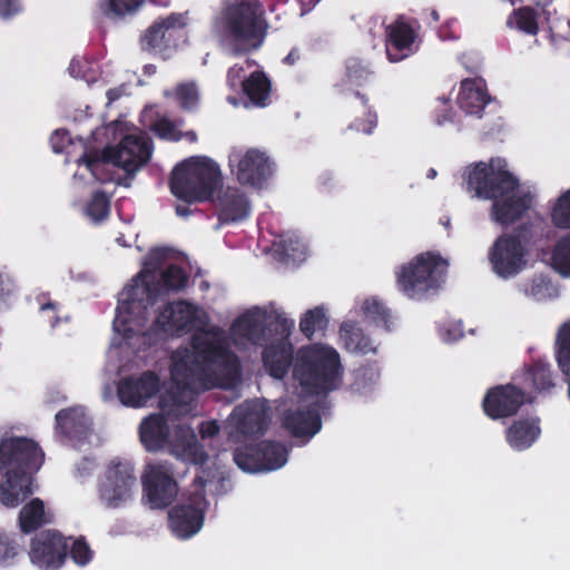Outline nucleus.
Here are the masks:
<instances>
[{"label":"nucleus","instance_id":"f257e3e1","mask_svg":"<svg viewBox=\"0 0 570 570\" xmlns=\"http://www.w3.org/2000/svg\"><path fill=\"white\" fill-rule=\"evenodd\" d=\"M128 283L118 295L112 321L114 336L107 351V362L119 372L139 367L144 363L140 353L148 350L161 336L195 332L191 347L176 350L170 358V376L174 384L184 387H223L236 384L240 375L238 357L225 346L224 332L208 330L207 312L186 301L173 302L150 317L155 302L149 283Z\"/></svg>","mask_w":570,"mask_h":570},{"label":"nucleus","instance_id":"f03ea898","mask_svg":"<svg viewBox=\"0 0 570 570\" xmlns=\"http://www.w3.org/2000/svg\"><path fill=\"white\" fill-rule=\"evenodd\" d=\"M462 187L470 197L492 200L490 218L509 226L531 210L539 196V188L522 181L501 157L471 163L461 174Z\"/></svg>","mask_w":570,"mask_h":570},{"label":"nucleus","instance_id":"7ed1b4c3","mask_svg":"<svg viewBox=\"0 0 570 570\" xmlns=\"http://www.w3.org/2000/svg\"><path fill=\"white\" fill-rule=\"evenodd\" d=\"M117 140L115 145L104 148L100 155H86L77 163L73 175V187L92 186L104 181L101 171L105 165L111 164L128 174L139 170L150 158L151 148L148 139L136 127L126 120H116L94 132Z\"/></svg>","mask_w":570,"mask_h":570},{"label":"nucleus","instance_id":"20e7f679","mask_svg":"<svg viewBox=\"0 0 570 570\" xmlns=\"http://www.w3.org/2000/svg\"><path fill=\"white\" fill-rule=\"evenodd\" d=\"M178 394L173 395L171 404L165 399L160 406L166 412L168 419L161 414H154L146 417L139 428L140 440L148 451H157L165 445L176 459L195 465H204L208 455L199 445L191 428L178 424L173 433L169 431V416H185L193 411L194 392L202 387H184L175 384Z\"/></svg>","mask_w":570,"mask_h":570},{"label":"nucleus","instance_id":"39448f33","mask_svg":"<svg viewBox=\"0 0 570 570\" xmlns=\"http://www.w3.org/2000/svg\"><path fill=\"white\" fill-rule=\"evenodd\" d=\"M293 379L307 394L336 390L343 382L338 352L328 344L314 343L301 347L293 361Z\"/></svg>","mask_w":570,"mask_h":570},{"label":"nucleus","instance_id":"423d86ee","mask_svg":"<svg viewBox=\"0 0 570 570\" xmlns=\"http://www.w3.org/2000/svg\"><path fill=\"white\" fill-rule=\"evenodd\" d=\"M449 267V258L441 253L422 252L399 267L397 288L410 299H423L444 286Z\"/></svg>","mask_w":570,"mask_h":570},{"label":"nucleus","instance_id":"0eeeda50","mask_svg":"<svg viewBox=\"0 0 570 570\" xmlns=\"http://www.w3.org/2000/svg\"><path fill=\"white\" fill-rule=\"evenodd\" d=\"M266 23L256 2L229 6L213 22V31L222 39H232L242 49L257 48L263 42Z\"/></svg>","mask_w":570,"mask_h":570},{"label":"nucleus","instance_id":"6e6552de","mask_svg":"<svg viewBox=\"0 0 570 570\" xmlns=\"http://www.w3.org/2000/svg\"><path fill=\"white\" fill-rule=\"evenodd\" d=\"M219 181L217 164L207 157H190L175 167L170 190L176 198L191 204L209 199Z\"/></svg>","mask_w":570,"mask_h":570},{"label":"nucleus","instance_id":"1a4fd4ad","mask_svg":"<svg viewBox=\"0 0 570 570\" xmlns=\"http://www.w3.org/2000/svg\"><path fill=\"white\" fill-rule=\"evenodd\" d=\"M178 261L180 256L169 248H153L142 262L140 273L129 283L139 279L140 284L148 282L151 289L160 288L154 292V299L166 291L181 289L187 283V275L176 265Z\"/></svg>","mask_w":570,"mask_h":570},{"label":"nucleus","instance_id":"9d476101","mask_svg":"<svg viewBox=\"0 0 570 570\" xmlns=\"http://www.w3.org/2000/svg\"><path fill=\"white\" fill-rule=\"evenodd\" d=\"M528 256L529 240L521 232L499 236L488 253L492 272L504 279L520 274L528 265Z\"/></svg>","mask_w":570,"mask_h":570},{"label":"nucleus","instance_id":"9b49d317","mask_svg":"<svg viewBox=\"0 0 570 570\" xmlns=\"http://www.w3.org/2000/svg\"><path fill=\"white\" fill-rule=\"evenodd\" d=\"M137 489L134 464L127 460L114 459L106 466L98 482V498L109 508L128 502Z\"/></svg>","mask_w":570,"mask_h":570},{"label":"nucleus","instance_id":"f8f14e48","mask_svg":"<svg viewBox=\"0 0 570 570\" xmlns=\"http://www.w3.org/2000/svg\"><path fill=\"white\" fill-rule=\"evenodd\" d=\"M228 165L243 186L262 189L275 173V164L266 151L257 148H234Z\"/></svg>","mask_w":570,"mask_h":570},{"label":"nucleus","instance_id":"ddd939ff","mask_svg":"<svg viewBox=\"0 0 570 570\" xmlns=\"http://www.w3.org/2000/svg\"><path fill=\"white\" fill-rule=\"evenodd\" d=\"M43 462V452L30 438L4 432L0 438V469L3 473L36 472Z\"/></svg>","mask_w":570,"mask_h":570},{"label":"nucleus","instance_id":"4468645a","mask_svg":"<svg viewBox=\"0 0 570 570\" xmlns=\"http://www.w3.org/2000/svg\"><path fill=\"white\" fill-rule=\"evenodd\" d=\"M207 478H209V473H207ZM207 481L208 479H205L203 474H197L193 484L195 490L190 502L176 505L169 511V529L176 538L186 540L202 530L207 508L204 495Z\"/></svg>","mask_w":570,"mask_h":570},{"label":"nucleus","instance_id":"2eb2a0df","mask_svg":"<svg viewBox=\"0 0 570 570\" xmlns=\"http://www.w3.org/2000/svg\"><path fill=\"white\" fill-rule=\"evenodd\" d=\"M142 502L150 509L163 510L177 498L179 488L168 462L146 465L141 474Z\"/></svg>","mask_w":570,"mask_h":570},{"label":"nucleus","instance_id":"dca6fc26","mask_svg":"<svg viewBox=\"0 0 570 570\" xmlns=\"http://www.w3.org/2000/svg\"><path fill=\"white\" fill-rule=\"evenodd\" d=\"M68 539L56 531L41 532L29 548V560L38 570H59L66 560Z\"/></svg>","mask_w":570,"mask_h":570},{"label":"nucleus","instance_id":"f3484780","mask_svg":"<svg viewBox=\"0 0 570 570\" xmlns=\"http://www.w3.org/2000/svg\"><path fill=\"white\" fill-rule=\"evenodd\" d=\"M235 463L245 472H271L284 466L287 462V450L281 444L262 443L256 453L237 450L234 455Z\"/></svg>","mask_w":570,"mask_h":570},{"label":"nucleus","instance_id":"a211bd4d","mask_svg":"<svg viewBox=\"0 0 570 570\" xmlns=\"http://www.w3.org/2000/svg\"><path fill=\"white\" fill-rule=\"evenodd\" d=\"M267 320L268 312L263 307L254 306L242 313L230 326L229 336L233 344L239 348L258 344Z\"/></svg>","mask_w":570,"mask_h":570},{"label":"nucleus","instance_id":"6ab92c4d","mask_svg":"<svg viewBox=\"0 0 570 570\" xmlns=\"http://www.w3.org/2000/svg\"><path fill=\"white\" fill-rule=\"evenodd\" d=\"M159 391V379L153 372L121 379L117 385V395L121 404L129 407H142Z\"/></svg>","mask_w":570,"mask_h":570},{"label":"nucleus","instance_id":"aec40b11","mask_svg":"<svg viewBox=\"0 0 570 570\" xmlns=\"http://www.w3.org/2000/svg\"><path fill=\"white\" fill-rule=\"evenodd\" d=\"M525 400L522 390L507 384L490 389L483 397L482 406L487 416L501 420L514 415Z\"/></svg>","mask_w":570,"mask_h":570},{"label":"nucleus","instance_id":"412c9836","mask_svg":"<svg viewBox=\"0 0 570 570\" xmlns=\"http://www.w3.org/2000/svg\"><path fill=\"white\" fill-rule=\"evenodd\" d=\"M267 421L265 406L259 401L237 406L228 420L229 438L255 434L264 430Z\"/></svg>","mask_w":570,"mask_h":570},{"label":"nucleus","instance_id":"4be33fe9","mask_svg":"<svg viewBox=\"0 0 570 570\" xmlns=\"http://www.w3.org/2000/svg\"><path fill=\"white\" fill-rule=\"evenodd\" d=\"M57 431L80 442L90 431L91 420L82 406H72L56 414Z\"/></svg>","mask_w":570,"mask_h":570},{"label":"nucleus","instance_id":"5701e85b","mask_svg":"<svg viewBox=\"0 0 570 570\" xmlns=\"http://www.w3.org/2000/svg\"><path fill=\"white\" fill-rule=\"evenodd\" d=\"M32 472L4 473L0 483V502L7 508H16L33 492Z\"/></svg>","mask_w":570,"mask_h":570},{"label":"nucleus","instance_id":"b1692460","mask_svg":"<svg viewBox=\"0 0 570 570\" xmlns=\"http://www.w3.org/2000/svg\"><path fill=\"white\" fill-rule=\"evenodd\" d=\"M338 342L348 353L357 355L376 354L379 350L377 342L365 334L353 321H345L341 324Z\"/></svg>","mask_w":570,"mask_h":570},{"label":"nucleus","instance_id":"393cba45","mask_svg":"<svg viewBox=\"0 0 570 570\" xmlns=\"http://www.w3.org/2000/svg\"><path fill=\"white\" fill-rule=\"evenodd\" d=\"M488 101L489 97L482 80L466 79L461 82L456 102L463 114L479 117Z\"/></svg>","mask_w":570,"mask_h":570},{"label":"nucleus","instance_id":"a878e982","mask_svg":"<svg viewBox=\"0 0 570 570\" xmlns=\"http://www.w3.org/2000/svg\"><path fill=\"white\" fill-rule=\"evenodd\" d=\"M415 33L410 24L395 21L387 29L386 51L390 61L396 62L414 51Z\"/></svg>","mask_w":570,"mask_h":570},{"label":"nucleus","instance_id":"bb28decb","mask_svg":"<svg viewBox=\"0 0 570 570\" xmlns=\"http://www.w3.org/2000/svg\"><path fill=\"white\" fill-rule=\"evenodd\" d=\"M541 429L537 417L514 421L505 432V440L514 451L529 449L540 436Z\"/></svg>","mask_w":570,"mask_h":570},{"label":"nucleus","instance_id":"cd10ccee","mask_svg":"<svg viewBox=\"0 0 570 570\" xmlns=\"http://www.w3.org/2000/svg\"><path fill=\"white\" fill-rule=\"evenodd\" d=\"M293 358V346L281 340L267 346L263 353L264 367L274 379H283Z\"/></svg>","mask_w":570,"mask_h":570},{"label":"nucleus","instance_id":"c85d7f7f","mask_svg":"<svg viewBox=\"0 0 570 570\" xmlns=\"http://www.w3.org/2000/svg\"><path fill=\"white\" fill-rule=\"evenodd\" d=\"M273 252L285 263H302L308 254L306 242L296 233H286L273 244Z\"/></svg>","mask_w":570,"mask_h":570},{"label":"nucleus","instance_id":"c756f323","mask_svg":"<svg viewBox=\"0 0 570 570\" xmlns=\"http://www.w3.org/2000/svg\"><path fill=\"white\" fill-rule=\"evenodd\" d=\"M187 18L181 13H173L157 22H155L144 35L141 43L148 50L161 49L167 32L171 29L184 27Z\"/></svg>","mask_w":570,"mask_h":570},{"label":"nucleus","instance_id":"7c9ffc66","mask_svg":"<svg viewBox=\"0 0 570 570\" xmlns=\"http://www.w3.org/2000/svg\"><path fill=\"white\" fill-rule=\"evenodd\" d=\"M219 205L222 207V215L226 220H242L249 215L250 203L245 193L238 188H227L222 196H219Z\"/></svg>","mask_w":570,"mask_h":570},{"label":"nucleus","instance_id":"2f4dec72","mask_svg":"<svg viewBox=\"0 0 570 570\" xmlns=\"http://www.w3.org/2000/svg\"><path fill=\"white\" fill-rule=\"evenodd\" d=\"M285 426L296 438H312L321 430V419L315 411L287 414Z\"/></svg>","mask_w":570,"mask_h":570},{"label":"nucleus","instance_id":"473e14b6","mask_svg":"<svg viewBox=\"0 0 570 570\" xmlns=\"http://www.w3.org/2000/svg\"><path fill=\"white\" fill-rule=\"evenodd\" d=\"M242 87L253 105L266 106L271 94V82L264 72L253 71L249 77L242 81Z\"/></svg>","mask_w":570,"mask_h":570},{"label":"nucleus","instance_id":"72a5a7b5","mask_svg":"<svg viewBox=\"0 0 570 570\" xmlns=\"http://www.w3.org/2000/svg\"><path fill=\"white\" fill-rule=\"evenodd\" d=\"M50 521L49 513L40 499H32L26 503L19 513L20 529L28 533Z\"/></svg>","mask_w":570,"mask_h":570},{"label":"nucleus","instance_id":"f704fd0d","mask_svg":"<svg viewBox=\"0 0 570 570\" xmlns=\"http://www.w3.org/2000/svg\"><path fill=\"white\" fill-rule=\"evenodd\" d=\"M328 323V309L324 305L315 306L301 316L299 331L311 338L315 333L325 331Z\"/></svg>","mask_w":570,"mask_h":570},{"label":"nucleus","instance_id":"c9c22d12","mask_svg":"<svg viewBox=\"0 0 570 570\" xmlns=\"http://www.w3.org/2000/svg\"><path fill=\"white\" fill-rule=\"evenodd\" d=\"M379 381L380 370L376 365L362 366L354 372L351 389L354 393L365 395L375 389Z\"/></svg>","mask_w":570,"mask_h":570},{"label":"nucleus","instance_id":"e433bc0d","mask_svg":"<svg viewBox=\"0 0 570 570\" xmlns=\"http://www.w3.org/2000/svg\"><path fill=\"white\" fill-rule=\"evenodd\" d=\"M167 97H171L184 110H193L198 107L200 92L195 82H181L173 91H166Z\"/></svg>","mask_w":570,"mask_h":570},{"label":"nucleus","instance_id":"4c0bfd02","mask_svg":"<svg viewBox=\"0 0 570 570\" xmlns=\"http://www.w3.org/2000/svg\"><path fill=\"white\" fill-rule=\"evenodd\" d=\"M551 265L560 275L570 277V233L560 237L554 244Z\"/></svg>","mask_w":570,"mask_h":570},{"label":"nucleus","instance_id":"58836bf2","mask_svg":"<svg viewBox=\"0 0 570 570\" xmlns=\"http://www.w3.org/2000/svg\"><path fill=\"white\" fill-rule=\"evenodd\" d=\"M22 554V548L17 540L0 531V570L14 567Z\"/></svg>","mask_w":570,"mask_h":570},{"label":"nucleus","instance_id":"ea45409f","mask_svg":"<svg viewBox=\"0 0 570 570\" xmlns=\"http://www.w3.org/2000/svg\"><path fill=\"white\" fill-rule=\"evenodd\" d=\"M551 223L561 229L570 228V188L562 191L552 203Z\"/></svg>","mask_w":570,"mask_h":570},{"label":"nucleus","instance_id":"a19ab883","mask_svg":"<svg viewBox=\"0 0 570 570\" xmlns=\"http://www.w3.org/2000/svg\"><path fill=\"white\" fill-rule=\"evenodd\" d=\"M83 215L92 223L104 220L109 214V198L105 193L96 191L82 208Z\"/></svg>","mask_w":570,"mask_h":570},{"label":"nucleus","instance_id":"79ce46f5","mask_svg":"<svg viewBox=\"0 0 570 570\" xmlns=\"http://www.w3.org/2000/svg\"><path fill=\"white\" fill-rule=\"evenodd\" d=\"M532 386L535 391H547L553 386L551 371L546 363H538L524 374V387Z\"/></svg>","mask_w":570,"mask_h":570},{"label":"nucleus","instance_id":"37998d69","mask_svg":"<svg viewBox=\"0 0 570 570\" xmlns=\"http://www.w3.org/2000/svg\"><path fill=\"white\" fill-rule=\"evenodd\" d=\"M523 293L537 301L546 299L554 294L550 279L544 275H535L522 285Z\"/></svg>","mask_w":570,"mask_h":570},{"label":"nucleus","instance_id":"c03bdc74","mask_svg":"<svg viewBox=\"0 0 570 570\" xmlns=\"http://www.w3.org/2000/svg\"><path fill=\"white\" fill-rule=\"evenodd\" d=\"M151 112L150 109H146L142 112V121L147 124V121H150V127L154 130V132L161 139L167 140H178L181 137L180 130L178 127L173 124L169 119L166 117H159L156 121H151V118L149 119V114Z\"/></svg>","mask_w":570,"mask_h":570},{"label":"nucleus","instance_id":"a18cd8bd","mask_svg":"<svg viewBox=\"0 0 570 570\" xmlns=\"http://www.w3.org/2000/svg\"><path fill=\"white\" fill-rule=\"evenodd\" d=\"M510 28H517L529 35H535L538 31V22L535 13L530 8L517 10L507 21Z\"/></svg>","mask_w":570,"mask_h":570},{"label":"nucleus","instance_id":"49530a36","mask_svg":"<svg viewBox=\"0 0 570 570\" xmlns=\"http://www.w3.org/2000/svg\"><path fill=\"white\" fill-rule=\"evenodd\" d=\"M358 309L364 317L374 322H383L387 324L390 312L384 304L375 297L363 298L358 302Z\"/></svg>","mask_w":570,"mask_h":570},{"label":"nucleus","instance_id":"de8ad7c7","mask_svg":"<svg viewBox=\"0 0 570 570\" xmlns=\"http://www.w3.org/2000/svg\"><path fill=\"white\" fill-rule=\"evenodd\" d=\"M556 345L559 367L570 366V320L559 327Z\"/></svg>","mask_w":570,"mask_h":570},{"label":"nucleus","instance_id":"09e8293b","mask_svg":"<svg viewBox=\"0 0 570 570\" xmlns=\"http://www.w3.org/2000/svg\"><path fill=\"white\" fill-rule=\"evenodd\" d=\"M144 0H100L99 8L104 13L124 16L136 11Z\"/></svg>","mask_w":570,"mask_h":570},{"label":"nucleus","instance_id":"8fccbe9b","mask_svg":"<svg viewBox=\"0 0 570 570\" xmlns=\"http://www.w3.org/2000/svg\"><path fill=\"white\" fill-rule=\"evenodd\" d=\"M368 76L370 71L366 68L362 67L358 61L350 60L346 65L345 83L342 86H362L367 80Z\"/></svg>","mask_w":570,"mask_h":570},{"label":"nucleus","instance_id":"3c124183","mask_svg":"<svg viewBox=\"0 0 570 570\" xmlns=\"http://www.w3.org/2000/svg\"><path fill=\"white\" fill-rule=\"evenodd\" d=\"M464 335L463 324L460 320H446L439 326V336L446 343L461 340Z\"/></svg>","mask_w":570,"mask_h":570},{"label":"nucleus","instance_id":"603ef678","mask_svg":"<svg viewBox=\"0 0 570 570\" xmlns=\"http://www.w3.org/2000/svg\"><path fill=\"white\" fill-rule=\"evenodd\" d=\"M71 558L78 566H86L92 559V552L82 540H75L71 546Z\"/></svg>","mask_w":570,"mask_h":570},{"label":"nucleus","instance_id":"864d4df0","mask_svg":"<svg viewBox=\"0 0 570 570\" xmlns=\"http://www.w3.org/2000/svg\"><path fill=\"white\" fill-rule=\"evenodd\" d=\"M51 147L55 153H62L71 142L69 132L66 130H56L50 138Z\"/></svg>","mask_w":570,"mask_h":570},{"label":"nucleus","instance_id":"5fc2aeb1","mask_svg":"<svg viewBox=\"0 0 570 570\" xmlns=\"http://www.w3.org/2000/svg\"><path fill=\"white\" fill-rule=\"evenodd\" d=\"M376 115L372 110L365 111V118L363 120H356L352 126L357 130L364 134H371L376 127Z\"/></svg>","mask_w":570,"mask_h":570},{"label":"nucleus","instance_id":"6e6d98bb","mask_svg":"<svg viewBox=\"0 0 570 570\" xmlns=\"http://www.w3.org/2000/svg\"><path fill=\"white\" fill-rule=\"evenodd\" d=\"M248 67H250L248 61L234 65L228 71V85L230 87H236L238 82L245 80L246 78H244V76L246 68Z\"/></svg>","mask_w":570,"mask_h":570},{"label":"nucleus","instance_id":"4d7b16f0","mask_svg":"<svg viewBox=\"0 0 570 570\" xmlns=\"http://www.w3.org/2000/svg\"><path fill=\"white\" fill-rule=\"evenodd\" d=\"M218 431L219 426L214 420L204 421L199 425V434L204 440L215 436L218 433Z\"/></svg>","mask_w":570,"mask_h":570},{"label":"nucleus","instance_id":"13d9d810","mask_svg":"<svg viewBox=\"0 0 570 570\" xmlns=\"http://www.w3.org/2000/svg\"><path fill=\"white\" fill-rule=\"evenodd\" d=\"M20 9L18 0H0V18H8Z\"/></svg>","mask_w":570,"mask_h":570},{"label":"nucleus","instance_id":"bf43d9fd","mask_svg":"<svg viewBox=\"0 0 570 570\" xmlns=\"http://www.w3.org/2000/svg\"><path fill=\"white\" fill-rule=\"evenodd\" d=\"M16 286L9 277L0 275V302L13 294Z\"/></svg>","mask_w":570,"mask_h":570},{"label":"nucleus","instance_id":"052dcab7","mask_svg":"<svg viewBox=\"0 0 570 570\" xmlns=\"http://www.w3.org/2000/svg\"><path fill=\"white\" fill-rule=\"evenodd\" d=\"M56 309H57V306L53 303H47L40 307V312L42 313V316L52 326H55L57 324Z\"/></svg>","mask_w":570,"mask_h":570},{"label":"nucleus","instance_id":"680f3d73","mask_svg":"<svg viewBox=\"0 0 570 570\" xmlns=\"http://www.w3.org/2000/svg\"><path fill=\"white\" fill-rule=\"evenodd\" d=\"M87 66V61L85 59H73L70 63V72L73 77L85 78L86 71L85 68Z\"/></svg>","mask_w":570,"mask_h":570},{"label":"nucleus","instance_id":"e2e57ef3","mask_svg":"<svg viewBox=\"0 0 570 570\" xmlns=\"http://www.w3.org/2000/svg\"><path fill=\"white\" fill-rule=\"evenodd\" d=\"M127 89L128 88H127L126 85H121V86L116 87V88H109L106 91L107 106L111 105L114 101L118 100L120 97L126 95L127 94Z\"/></svg>","mask_w":570,"mask_h":570},{"label":"nucleus","instance_id":"0e129e2a","mask_svg":"<svg viewBox=\"0 0 570 570\" xmlns=\"http://www.w3.org/2000/svg\"><path fill=\"white\" fill-rule=\"evenodd\" d=\"M436 122L439 125H446V124H450V122L460 124L461 122V118H460L459 115L453 114V112L441 114V115L438 116Z\"/></svg>","mask_w":570,"mask_h":570},{"label":"nucleus","instance_id":"69168bd1","mask_svg":"<svg viewBox=\"0 0 570 570\" xmlns=\"http://www.w3.org/2000/svg\"><path fill=\"white\" fill-rule=\"evenodd\" d=\"M94 471V463L90 460H85L82 466L77 468V473L80 478L90 474Z\"/></svg>","mask_w":570,"mask_h":570},{"label":"nucleus","instance_id":"338daca9","mask_svg":"<svg viewBox=\"0 0 570 570\" xmlns=\"http://www.w3.org/2000/svg\"><path fill=\"white\" fill-rule=\"evenodd\" d=\"M320 0H297V2L302 6V13L311 10Z\"/></svg>","mask_w":570,"mask_h":570},{"label":"nucleus","instance_id":"774afa93","mask_svg":"<svg viewBox=\"0 0 570 570\" xmlns=\"http://www.w3.org/2000/svg\"><path fill=\"white\" fill-rule=\"evenodd\" d=\"M176 213H177V215H179V216H187V215L189 214V210H188V208H187V207H185V206H177V207H176Z\"/></svg>","mask_w":570,"mask_h":570}]
</instances>
